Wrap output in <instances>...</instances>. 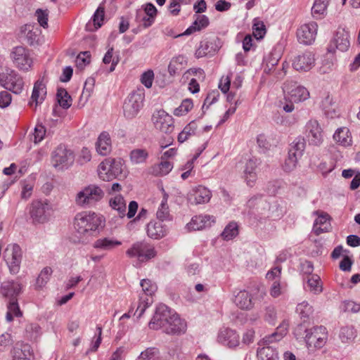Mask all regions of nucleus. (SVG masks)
I'll list each match as a JSON object with an SVG mask.
<instances>
[{"label":"nucleus","instance_id":"nucleus-1","mask_svg":"<svg viewBox=\"0 0 360 360\" xmlns=\"http://www.w3.org/2000/svg\"><path fill=\"white\" fill-rule=\"evenodd\" d=\"M148 325L151 329H162L165 333L173 335H181L187 330L186 321L164 304L157 307Z\"/></svg>","mask_w":360,"mask_h":360},{"label":"nucleus","instance_id":"nucleus-2","mask_svg":"<svg viewBox=\"0 0 360 360\" xmlns=\"http://www.w3.org/2000/svg\"><path fill=\"white\" fill-rule=\"evenodd\" d=\"M103 217L94 212H82L77 213L74 219L76 231L83 236H95L104 226Z\"/></svg>","mask_w":360,"mask_h":360},{"label":"nucleus","instance_id":"nucleus-3","mask_svg":"<svg viewBox=\"0 0 360 360\" xmlns=\"http://www.w3.org/2000/svg\"><path fill=\"white\" fill-rule=\"evenodd\" d=\"M288 326V322L283 321L274 333L262 339L257 351V360H278V352L276 349L268 345L281 340L287 334Z\"/></svg>","mask_w":360,"mask_h":360},{"label":"nucleus","instance_id":"nucleus-4","mask_svg":"<svg viewBox=\"0 0 360 360\" xmlns=\"http://www.w3.org/2000/svg\"><path fill=\"white\" fill-rule=\"evenodd\" d=\"M284 103L283 109L286 112L294 110V103L303 102L309 98V91L295 82L285 83L283 86Z\"/></svg>","mask_w":360,"mask_h":360},{"label":"nucleus","instance_id":"nucleus-5","mask_svg":"<svg viewBox=\"0 0 360 360\" xmlns=\"http://www.w3.org/2000/svg\"><path fill=\"white\" fill-rule=\"evenodd\" d=\"M140 285L142 289L139 295V301L132 306V309L136 307L134 315L137 319L141 318L145 310L153 302L152 296L157 290L155 283L149 279L141 280Z\"/></svg>","mask_w":360,"mask_h":360},{"label":"nucleus","instance_id":"nucleus-6","mask_svg":"<svg viewBox=\"0 0 360 360\" xmlns=\"http://www.w3.org/2000/svg\"><path fill=\"white\" fill-rule=\"evenodd\" d=\"M103 189L96 184H90L79 191L75 197V203L83 207H89L101 200L104 197Z\"/></svg>","mask_w":360,"mask_h":360},{"label":"nucleus","instance_id":"nucleus-7","mask_svg":"<svg viewBox=\"0 0 360 360\" xmlns=\"http://www.w3.org/2000/svg\"><path fill=\"white\" fill-rule=\"evenodd\" d=\"M29 212L33 224H44L53 212V205L46 199L35 200L32 202Z\"/></svg>","mask_w":360,"mask_h":360},{"label":"nucleus","instance_id":"nucleus-8","mask_svg":"<svg viewBox=\"0 0 360 360\" xmlns=\"http://www.w3.org/2000/svg\"><path fill=\"white\" fill-rule=\"evenodd\" d=\"M75 160L72 150L65 145H59L51 153V162L57 170L63 171L71 167Z\"/></svg>","mask_w":360,"mask_h":360},{"label":"nucleus","instance_id":"nucleus-9","mask_svg":"<svg viewBox=\"0 0 360 360\" xmlns=\"http://www.w3.org/2000/svg\"><path fill=\"white\" fill-rule=\"evenodd\" d=\"M23 252L16 243L7 245L4 252V259L6 263L11 274L15 275L20 272Z\"/></svg>","mask_w":360,"mask_h":360},{"label":"nucleus","instance_id":"nucleus-10","mask_svg":"<svg viewBox=\"0 0 360 360\" xmlns=\"http://www.w3.org/2000/svg\"><path fill=\"white\" fill-rule=\"evenodd\" d=\"M122 172L121 160L108 158L101 162L98 167L99 178L105 181H112L118 177Z\"/></svg>","mask_w":360,"mask_h":360},{"label":"nucleus","instance_id":"nucleus-11","mask_svg":"<svg viewBox=\"0 0 360 360\" xmlns=\"http://www.w3.org/2000/svg\"><path fill=\"white\" fill-rule=\"evenodd\" d=\"M0 84L6 89L15 94H20L24 89L23 77L13 70L0 73Z\"/></svg>","mask_w":360,"mask_h":360},{"label":"nucleus","instance_id":"nucleus-12","mask_svg":"<svg viewBox=\"0 0 360 360\" xmlns=\"http://www.w3.org/2000/svg\"><path fill=\"white\" fill-rule=\"evenodd\" d=\"M328 338V330L323 326H313L305 330L304 340L308 347L322 348Z\"/></svg>","mask_w":360,"mask_h":360},{"label":"nucleus","instance_id":"nucleus-13","mask_svg":"<svg viewBox=\"0 0 360 360\" xmlns=\"http://www.w3.org/2000/svg\"><path fill=\"white\" fill-rule=\"evenodd\" d=\"M145 98L143 91H136L131 93L125 100L123 110L124 116L128 119L136 117L143 107Z\"/></svg>","mask_w":360,"mask_h":360},{"label":"nucleus","instance_id":"nucleus-14","mask_svg":"<svg viewBox=\"0 0 360 360\" xmlns=\"http://www.w3.org/2000/svg\"><path fill=\"white\" fill-rule=\"evenodd\" d=\"M11 58L16 68L19 70L27 72L33 65V58L31 51L22 46H17L11 53Z\"/></svg>","mask_w":360,"mask_h":360},{"label":"nucleus","instance_id":"nucleus-15","mask_svg":"<svg viewBox=\"0 0 360 360\" xmlns=\"http://www.w3.org/2000/svg\"><path fill=\"white\" fill-rule=\"evenodd\" d=\"M126 254L129 257H136L140 262L148 261L156 255L153 247L146 243L137 242L128 249Z\"/></svg>","mask_w":360,"mask_h":360},{"label":"nucleus","instance_id":"nucleus-16","mask_svg":"<svg viewBox=\"0 0 360 360\" xmlns=\"http://www.w3.org/2000/svg\"><path fill=\"white\" fill-rule=\"evenodd\" d=\"M152 120L155 127L162 132L169 134L174 130V119L164 110H156L152 116Z\"/></svg>","mask_w":360,"mask_h":360},{"label":"nucleus","instance_id":"nucleus-17","mask_svg":"<svg viewBox=\"0 0 360 360\" xmlns=\"http://www.w3.org/2000/svg\"><path fill=\"white\" fill-rule=\"evenodd\" d=\"M212 192L207 187L198 185L193 187L187 194V200L191 205L208 203L212 198Z\"/></svg>","mask_w":360,"mask_h":360},{"label":"nucleus","instance_id":"nucleus-18","mask_svg":"<svg viewBox=\"0 0 360 360\" xmlns=\"http://www.w3.org/2000/svg\"><path fill=\"white\" fill-rule=\"evenodd\" d=\"M349 38V34L347 31L338 29L328 46V51L333 53L337 49L342 52L347 51L350 46Z\"/></svg>","mask_w":360,"mask_h":360},{"label":"nucleus","instance_id":"nucleus-19","mask_svg":"<svg viewBox=\"0 0 360 360\" xmlns=\"http://www.w3.org/2000/svg\"><path fill=\"white\" fill-rule=\"evenodd\" d=\"M318 30V25L315 22L301 25L297 30L298 41L303 44H311L316 39Z\"/></svg>","mask_w":360,"mask_h":360},{"label":"nucleus","instance_id":"nucleus-20","mask_svg":"<svg viewBox=\"0 0 360 360\" xmlns=\"http://www.w3.org/2000/svg\"><path fill=\"white\" fill-rule=\"evenodd\" d=\"M305 133L310 144L319 146L323 142V130L316 120H309L305 126Z\"/></svg>","mask_w":360,"mask_h":360},{"label":"nucleus","instance_id":"nucleus-21","mask_svg":"<svg viewBox=\"0 0 360 360\" xmlns=\"http://www.w3.org/2000/svg\"><path fill=\"white\" fill-rule=\"evenodd\" d=\"M315 65L314 55L311 51L303 52L292 60V67L299 72L309 71Z\"/></svg>","mask_w":360,"mask_h":360},{"label":"nucleus","instance_id":"nucleus-22","mask_svg":"<svg viewBox=\"0 0 360 360\" xmlns=\"http://www.w3.org/2000/svg\"><path fill=\"white\" fill-rule=\"evenodd\" d=\"M41 33V30L36 25L26 24L20 28V38L32 46L39 44Z\"/></svg>","mask_w":360,"mask_h":360},{"label":"nucleus","instance_id":"nucleus-23","mask_svg":"<svg viewBox=\"0 0 360 360\" xmlns=\"http://www.w3.org/2000/svg\"><path fill=\"white\" fill-rule=\"evenodd\" d=\"M46 96V87L42 80L37 81L33 87L31 99L29 101L30 107L37 108L42 103Z\"/></svg>","mask_w":360,"mask_h":360},{"label":"nucleus","instance_id":"nucleus-24","mask_svg":"<svg viewBox=\"0 0 360 360\" xmlns=\"http://www.w3.org/2000/svg\"><path fill=\"white\" fill-rule=\"evenodd\" d=\"M218 340L229 347H236L240 343V336L234 330L224 328L219 333Z\"/></svg>","mask_w":360,"mask_h":360},{"label":"nucleus","instance_id":"nucleus-25","mask_svg":"<svg viewBox=\"0 0 360 360\" xmlns=\"http://www.w3.org/2000/svg\"><path fill=\"white\" fill-rule=\"evenodd\" d=\"M214 222V218L207 214H200L194 216L191 221L187 224V228L190 231H198L211 226Z\"/></svg>","mask_w":360,"mask_h":360},{"label":"nucleus","instance_id":"nucleus-26","mask_svg":"<svg viewBox=\"0 0 360 360\" xmlns=\"http://www.w3.org/2000/svg\"><path fill=\"white\" fill-rule=\"evenodd\" d=\"M234 304L240 309L249 311L254 307L252 295L247 290H240L234 297Z\"/></svg>","mask_w":360,"mask_h":360},{"label":"nucleus","instance_id":"nucleus-27","mask_svg":"<svg viewBox=\"0 0 360 360\" xmlns=\"http://www.w3.org/2000/svg\"><path fill=\"white\" fill-rule=\"evenodd\" d=\"M13 360H30L31 347L28 344L17 342L11 351Z\"/></svg>","mask_w":360,"mask_h":360},{"label":"nucleus","instance_id":"nucleus-28","mask_svg":"<svg viewBox=\"0 0 360 360\" xmlns=\"http://www.w3.org/2000/svg\"><path fill=\"white\" fill-rule=\"evenodd\" d=\"M156 14L157 9L155 6L152 4H148L143 11H137L136 18L143 21L144 27H148L153 23Z\"/></svg>","mask_w":360,"mask_h":360},{"label":"nucleus","instance_id":"nucleus-29","mask_svg":"<svg viewBox=\"0 0 360 360\" xmlns=\"http://www.w3.org/2000/svg\"><path fill=\"white\" fill-rule=\"evenodd\" d=\"M22 285L14 281H4L1 286V293L3 296L16 299V297L21 292Z\"/></svg>","mask_w":360,"mask_h":360},{"label":"nucleus","instance_id":"nucleus-30","mask_svg":"<svg viewBox=\"0 0 360 360\" xmlns=\"http://www.w3.org/2000/svg\"><path fill=\"white\" fill-rule=\"evenodd\" d=\"M121 245V241L113 238L102 237L94 242L93 248L98 250L110 251Z\"/></svg>","mask_w":360,"mask_h":360},{"label":"nucleus","instance_id":"nucleus-31","mask_svg":"<svg viewBox=\"0 0 360 360\" xmlns=\"http://www.w3.org/2000/svg\"><path fill=\"white\" fill-rule=\"evenodd\" d=\"M97 152L101 155H108L112 150V142L110 134L103 131L98 136L96 143Z\"/></svg>","mask_w":360,"mask_h":360},{"label":"nucleus","instance_id":"nucleus-32","mask_svg":"<svg viewBox=\"0 0 360 360\" xmlns=\"http://www.w3.org/2000/svg\"><path fill=\"white\" fill-rule=\"evenodd\" d=\"M174 167L173 162L160 159V162L155 164L149 169L150 174L156 176H165L168 174Z\"/></svg>","mask_w":360,"mask_h":360},{"label":"nucleus","instance_id":"nucleus-33","mask_svg":"<svg viewBox=\"0 0 360 360\" xmlns=\"http://www.w3.org/2000/svg\"><path fill=\"white\" fill-rule=\"evenodd\" d=\"M129 157L131 165H143L146 163L149 152L146 148H134L130 151Z\"/></svg>","mask_w":360,"mask_h":360},{"label":"nucleus","instance_id":"nucleus-34","mask_svg":"<svg viewBox=\"0 0 360 360\" xmlns=\"http://www.w3.org/2000/svg\"><path fill=\"white\" fill-rule=\"evenodd\" d=\"M167 231L166 227L160 221H150L147 226V234L151 238H161L166 235Z\"/></svg>","mask_w":360,"mask_h":360},{"label":"nucleus","instance_id":"nucleus-35","mask_svg":"<svg viewBox=\"0 0 360 360\" xmlns=\"http://www.w3.org/2000/svg\"><path fill=\"white\" fill-rule=\"evenodd\" d=\"M333 139L336 143L345 147L349 146L352 143L351 133L347 127L338 129L333 135Z\"/></svg>","mask_w":360,"mask_h":360},{"label":"nucleus","instance_id":"nucleus-36","mask_svg":"<svg viewBox=\"0 0 360 360\" xmlns=\"http://www.w3.org/2000/svg\"><path fill=\"white\" fill-rule=\"evenodd\" d=\"M109 205L112 210L116 211L120 217L126 215L127 203L123 196L117 195L109 200Z\"/></svg>","mask_w":360,"mask_h":360},{"label":"nucleus","instance_id":"nucleus-37","mask_svg":"<svg viewBox=\"0 0 360 360\" xmlns=\"http://www.w3.org/2000/svg\"><path fill=\"white\" fill-rule=\"evenodd\" d=\"M330 228L329 215L326 213H321L316 219L314 224V231L316 235L327 232Z\"/></svg>","mask_w":360,"mask_h":360},{"label":"nucleus","instance_id":"nucleus-38","mask_svg":"<svg viewBox=\"0 0 360 360\" xmlns=\"http://www.w3.org/2000/svg\"><path fill=\"white\" fill-rule=\"evenodd\" d=\"M167 200L168 195L164 191L162 200L156 213L157 218L161 221H170L172 219Z\"/></svg>","mask_w":360,"mask_h":360},{"label":"nucleus","instance_id":"nucleus-39","mask_svg":"<svg viewBox=\"0 0 360 360\" xmlns=\"http://www.w3.org/2000/svg\"><path fill=\"white\" fill-rule=\"evenodd\" d=\"M209 25V19L205 15H198L196 18L191 26L186 29L184 32V35H189L195 32L200 31L202 29L207 27Z\"/></svg>","mask_w":360,"mask_h":360},{"label":"nucleus","instance_id":"nucleus-40","mask_svg":"<svg viewBox=\"0 0 360 360\" xmlns=\"http://www.w3.org/2000/svg\"><path fill=\"white\" fill-rule=\"evenodd\" d=\"M330 0H315L311 8L312 15L317 19L323 18L327 13Z\"/></svg>","mask_w":360,"mask_h":360},{"label":"nucleus","instance_id":"nucleus-41","mask_svg":"<svg viewBox=\"0 0 360 360\" xmlns=\"http://www.w3.org/2000/svg\"><path fill=\"white\" fill-rule=\"evenodd\" d=\"M197 127L198 126L195 121L189 122L179 134L177 138L178 141L182 143L187 141L190 137L195 134Z\"/></svg>","mask_w":360,"mask_h":360},{"label":"nucleus","instance_id":"nucleus-42","mask_svg":"<svg viewBox=\"0 0 360 360\" xmlns=\"http://www.w3.org/2000/svg\"><path fill=\"white\" fill-rule=\"evenodd\" d=\"M306 143L304 139L297 138L290 145L288 153L295 155L297 158H300L305 149Z\"/></svg>","mask_w":360,"mask_h":360},{"label":"nucleus","instance_id":"nucleus-43","mask_svg":"<svg viewBox=\"0 0 360 360\" xmlns=\"http://www.w3.org/2000/svg\"><path fill=\"white\" fill-rule=\"evenodd\" d=\"M193 102L191 98H185L180 105L176 108L173 114L177 117H181L188 114L193 108Z\"/></svg>","mask_w":360,"mask_h":360},{"label":"nucleus","instance_id":"nucleus-44","mask_svg":"<svg viewBox=\"0 0 360 360\" xmlns=\"http://www.w3.org/2000/svg\"><path fill=\"white\" fill-rule=\"evenodd\" d=\"M22 313L20 309L16 299H11L8 305V311L6 313V320L11 322L13 320L14 317L22 316Z\"/></svg>","mask_w":360,"mask_h":360},{"label":"nucleus","instance_id":"nucleus-45","mask_svg":"<svg viewBox=\"0 0 360 360\" xmlns=\"http://www.w3.org/2000/svg\"><path fill=\"white\" fill-rule=\"evenodd\" d=\"M160 353L158 349L155 347H148L143 351L138 356L136 360H162Z\"/></svg>","mask_w":360,"mask_h":360},{"label":"nucleus","instance_id":"nucleus-46","mask_svg":"<svg viewBox=\"0 0 360 360\" xmlns=\"http://www.w3.org/2000/svg\"><path fill=\"white\" fill-rule=\"evenodd\" d=\"M307 284L310 291L314 294H319L323 290L321 278L316 274H311L308 276Z\"/></svg>","mask_w":360,"mask_h":360},{"label":"nucleus","instance_id":"nucleus-47","mask_svg":"<svg viewBox=\"0 0 360 360\" xmlns=\"http://www.w3.org/2000/svg\"><path fill=\"white\" fill-rule=\"evenodd\" d=\"M56 97L60 106L63 109H68L71 106L72 98L65 89H58Z\"/></svg>","mask_w":360,"mask_h":360},{"label":"nucleus","instance_id":"nucleus-48","mask_svg":"<svg viewBox=\"0 0 360 360\" xmlns=\"http://www.w3.org/2000/svg\"><path fill=\"white\" fill-rule=\"evenodd\" d=\"M266 27L264 22L258 19H255L252 25V33L257 39H262L266 34Z\"/></svg>","mask_w":360,"mask_h":360},{"label":"nucleus","instance_id":"nucleus-49","mask_svg":"<svg viewBox=\"0 0 360 360\" xmlns=\"http://www.w3.org/2000/svg\"><path fill=\"white\" fill-rule=\"evenodd\" d=\"M104 18L105 8L103 6L100 5L92 17L93 24L96 30L100 28L103 25Z\"/></svg>","mask_w":360,"mask_h":360},{"label":"nucleus","instance_id":"nucleus-50","mask_svg":"<svg viewBox=\"0 0 360 360\" xmlns=\"http://www.w3.org/2000/svg\"><path fill=\"white\" fill-rule=\"evenodd\" d=\"M238 234V225L235 222L229 223L224 229L221 236L224 240H231Z\"/></svg>","mask_w":360,"mask_h":360},{"label":"nucleus","instance_id":"nucleus-51","mask_svg":"<svg viewBox=\"0 0 360 360\" xmlns=\"http://www.w3.org/2000/svg\"><path fill=\"white\" fill-rule=\"evenodd\" d=\"M279 61V56L276 54L271 53L266 58H264L265 67L264 71L269 74L271 70L278 64Z\"/></svg>","mask_w":360,"mask_h":360},{"label":"nucleus","instance_id":"nucleus-52","mask_svg":"<svg viewBox=\"0 0 360 360\" xmlns=\"http://www.w3.org/2000/svg\"><path fill=\"white\" fill-rule=\"evenodd\" d=\"M296 311L302 319H308L313 313V308L308 302H302L297 306Z\"/></svg>","mask_w":360,"mask_h":360},{"label":"nucleus","instance_id":"nucleus-53","mask_svg":"<svg viewBox=\"0 0 360 360\" xmlns=\"http://www.w3.org/2000/svg\"><path fill=\"white\" fill-rule=\"evenodd\" d=\"M46 135V129L42 124H37L34 132L31 135L30 140L34 143L41 142Z\"/></svg>","mask_w":360,"mask_h":360},{"label":"nucleus","instance_id":"nucleus-54","mask_svg":"<svg viewBox=\"0 0 360 360\" xmlns=\"http://www.w3.org/2000/svg\"><path fill=\"white\" fill-rule=\"evenodd\" d=\"M103 62L105 64H109L111 63L110 72L114 71L116 65L119 63V58L118 57H113V48H110L108 50L103 57Z\"/></svg>","mask_w":360,"mask_h":360},{"label":"nucleus","instance_id":"nucleus-55","mask_svg":"<svg viewBox=\"0 0 360 360\" xmlns=\"http://www.w3.org/2000/svg\"><path fill=\"white\" fill-rule=\"evenodd\" d=\"M340 338L343 343H349L354 338V331L351 327H343L340 330Z\"/></svg>","mask_w":360,"mask_h":360},{"label":"nucleus","instance_id":"nucleus-56","mask_svg":"<svg viewBox=\"0 0 360 360\" xmlns=\"http://www.w3.org/2000/svg\"><path fill=\"white\" fill-rule=\"evenodd\" d=\"M35 16L40 26L44 28L48 27L49 11L47 9H37L35 11Z\"/></svg>","mask_w":360,"mask_h":360},{"label":"nucleus","instance_id":"nucleus-57","mask_svg":"<svg viewBox=\"0 0 360 360\" xmlns=\"http://www.w3.org/2000/svg\"><path fill=\"white\" fill-rule=\"evenodd\" d=\"M53 271L51 267H44L40 272L38 278H37V284L39 287L44 286L49 279Z\"/></svg>","mask_w":360,"mask_h":360},{"label":"nucleus","instance_id":"nucleus-58","mask_svg":"<svg viewBox=\"0 0 360 360\" xmlns=\"http://www.w3.org/2000/svg\"><path fill=\"white\" fill-rule=\"evenodd\" d=\"M335 69V61L333 59L326 58L324 59L321 66L319 67V72L320 74H329Z\"/></svg>","mask_w":360,"mask_h":360},{"label":"nucleus","instance_id":"nucleus-59","mask_svg":"<svg viewBox=\"0 0 360 360\" xmlns=\"http://www.w3.org/2000/svg\"><path fill=\"white\" fill-rule=\"evenodd\" d=\"M298 160L299 158L295 157V155L288 153V155L283 165V169L288 172L294 170L297 167Z\"/></svg>","mask_w":360,"mask_h":360},{"label":"nucleus","instance_id":"nucleus-60","mask_svg":"<svg viewBox=\"0 0 360 360\" xmlns=\"http://www.w3.org/2000/svg\"><path fill=\"white\" fill-rule=\"evenodd\" d=\"M13 340L8 333H4L0 335V352L6 351L12 344Z\"/></svg>","mask_w":360,"mask_h":360},{"label":"nucleus","instance_id":"nucleus-61","mask_svg":"<svg viewBox=\"0 0 360 360\" xmlns=\"http://www.w3.org/2000/svg\"><path fill=\"white\" fill-rule=\"evenodd\" d=\"M263 318L265 321L270 324H274L276 319V312L274 307L268 306L264 309Z\"/></svg>","mask_w":360,"mask_h":360},{"label":"nucleus","instance_id":"nucleus-62","mask_svg":"<svg viewBox=\"0 0 360 360\" xmlns=\"http://www.w3.org/2000/svg\"><path fill=\"white\" fill-rule=\"evenodd\" d=\"M154 79V73L151 70H148L146 72H144L141 76V82L143 84L146 88L149 89L152 86L153 82Z\"/></svg>","mask_w":360,"mask_h":360},{"label":"nucleus","instance_id":"nucleus-63","mask_svg":"<svg viewBox=\"0 0 360 360\" xmlns=\"http://www.w3.org/2000/svg\"><path fill=\"white\" fill-rule=\"evenodd\" d=\"M90 53L89 51L81 52L76 58V65L79 68H83L90 63Z\"/></svg>","mask_w":360,"mask_h":360},{"label":"nucleus","instance_id":"nucleus-64","mask_svg":"<svg viewBox=\"0 0 360 360\" xmlns=\"http://www.w3.org/2000/svg\"><path fill=\"white\" fill-rule=\"evenodd\" d=\"M333 105V98L329 95L326 96L321 101V107L327 115H330L331 112L334 111Z\"/></svg>","mask_w":360,"mask_h":360}]
</instances>
